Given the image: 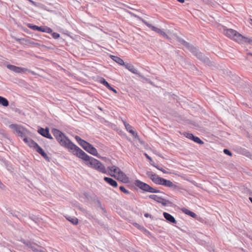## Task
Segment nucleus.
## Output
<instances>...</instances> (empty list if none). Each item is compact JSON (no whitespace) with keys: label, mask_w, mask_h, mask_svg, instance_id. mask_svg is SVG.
Masks as SVG:
<instances>
[{"label":"nucleus","mask_w":252,"mask_h":252,"mask_svg":"<svg viewBox=\"0 0 252 252\" xmlns=\"http://www.w3.org/2000/svg\"><path fill=\"white\" fill-rule=\"evenodd\" d=\"M74 155L85 161V164L88 166L94 169L99 172L106 174L107 170L105 166L98 160L89 156L80 148L77 153H74Z\"/></svg>","instance_id":"f257e3e1"},{"label":"nucleus","mask_w":252,"mask_h":252,"mask_svg":"<svg viewBox=\"0 0 252 252\" xmlns=\"http://www.w3.org/2000/svg\"><path fill=\"white\" fill-rule=\"evenodd\" d=\"M52 132L60 145L72 150V152L73 154L74 153H77L78 150L80 149L79 147L73 143L63 132L59 130L53 128Z\"/></svg>","instance_id":"f03ea898"},{"label":"nucleus","mask_w":252,"mask_h":252,"mask_svg":"<svg viewBox=\"0 0 252 252\" xmlns=\"http://www.w3.org/2000/svg\"><path fill=\"white\" fill-rule=\"evenodd\" d=\"M224 34L229 38L240 44L252 45V37L245 36L236 31L229 29L224 30Z\"/></svg>","instance_id":"7ed1b4c3"},{"label":"nucleus","mask_w":252,"mask_h":252,"mask_svg":"<svg viewBox=\"0 0 252 252\" xmlns=\"http://www.w3.org/2000/svg\"><path fill=\"white\" fill-rule=\"evenodd\" d=\"M183 44L186 46L188 48L189 50L200 61L206 63H208L210 62L209 59L203 55L201 52L198 51L195 47L190 45L184 40H183Z\"/></svg>","instance_id":"20e7f679"},{"label":"nucleus","mask_w":252,"mask_h":252,"mask_svg":"<svg viewBox=\"0 0 252 252\" xmlns=\"http://www.w3.org/2000/svg\"><path fill=\"white\" fill-rule=\"evenodd\" d=\"M134 184L140 189L144 191L150 193H160L161 192L160 190L151 187L148 184L144 183L139 180L135 181Z\"/></svg>","instance_id":"39448f33"},{"label":"nucleus","mask_w":252,"mask_h":252,"mask_svg":"<svg viewBox=\"0 0 252 252\" xmlns=\"http://www.w3.org/2000/svg\"><path fill=\"white\" fill-rule=\"evenodd\" d=\"M9 127L13 129L19 136L23 138L26 137V135L29 132L26 128L17 124H11L9 125Z\"/></svg>","instance_id":"423d86ee"},{"label":"nucleus","mask_w":252,"mask_h":252,"mask_svg":"<svg viewBox=\"0 0 252 252\" xmlns=\"http://www.w3.org/2000/svg\"><path fill=\"white\" fill-rule=\"evenodd\" d=\"M82 148L91 155L96 157L97 156L98 153L97 150L89 142H86V143L83 146Z\"/></svg>","instance_id":"0eeeda50"},{"label":"nucleus","mask_w":252,"mask_h":252,"mask_svg":"<svg viewBox=\"0 0 252 252\" xmlns=\"http://www.w3.org/2000/svg\"><path fill=\"white\" fill-rule=\"evenodd\" d=\"M28 27L33 30H36L46 33H51L52 32V30L51 28L46 26L38 27L35 25H32L31 24H28Z\"/></svg>","instance_id":"6e6552de"},{"label":"nucleus","mask_w":252,"mask_h":252,"mask_svg":"<svg viewBox=\"0 0 252 252\" xmlns=\"http://www.w3.org/2000/svg\"><path fill=\"white\" fill-rule=\"evenodd\" d=\"M125 67L129 71L132 72V73L134 74L138 75L139 77L145 79V77L143 76L138 71V70L131 63H125V65H124Z\"/></svg>","instance_id":"1a4fd4ad"},{"label":"nucleus","mask_w":252,"mask_h":252,"mask_svg":"<svg viewBox=\"0 0 252 252\" xmlns=\"http://www.w3.org/2000/svg\"><path fill=\"white\" fill-rule=\"evenodd\" d=\"M184 135L188 138L193 141L194 142L199 144H203L204 142L201 140L198 137L194 136L193 134L185 132Z\"/></svg>","instance_id":"9d476101"},{"label":"nucleus","mask_w":252,"mask_h":252,"mask_svg":"<svg viewBox=\"0 0 252 252\" xmlns=\"http://www.w3.org/2000/svg\"><path fill=\"white\" fill-rule=\"evenodd\" d=\"M37 132L44 137L47 138L52 139L53 137L49 133V129L48 128H44L40 127L38 128Z\"/></svg>","instance_id":"9b49d317"},{"label":"nucleus","mask_w":252,"mask_h":252,"mask_svg":"<svg viewBox=\"0 0 252 252\" xmlns=\"http://www.w3.org/2000/svg\"><path fill=\"white\" fill-rule=\"evenodd\" d=\"M133 16L137 17L140 20H141L143 23H144L147 27H148L149 28H150L152 31L155 32L157 33H159V34L161 32L162 30L159 29V28L156 27L154 26H152L151 24H149L147 21H146L145 20H143L140 17L134 15H133Z\"/></svg>","instance_id":"f8f14e48"},{"label":"nucleus","mask_w":252,"mask_h":252,"mask_svg":"<svg viewBox=\"0 0 252 252\" xmlns=\"http://www.w3.org/2000/svg\"><path fill=\"white\" fill-rule=\"evenodd\" d=\"M133 16L137 17L140 20H141L143 23H144L147 27H148L149 28H150L152 31L155 32L157 33H159V34L161 32L162 30L159 29V28L156 27L154 26H152L151 24H149L147 21H146L145 20H143L140 17L134 15H133Z\"/></svg>","instance_id":"ddd939ff"},{"label":"nucleus","mask_w":252,"mask_h":252,"mask_svg":"<svg viewBox=\"0 0 252 252\" xmlns=\"http://www.w3.org/2000/svg\"><path fill=\"white\" fill-rule=\"evenodd\" d=\"M133 16L137 17L140 20H141L143 23H144L147 27H148L149 28H150L152 31L155 32L157 33H159V34L161 32L162 30L159 29V28L156 27L154 26H152L151 24H149L147 21H146L145 20H143L140 17L134 15H133Z\"/></svg>","instance_id":"4468645a"},{"label":"nucleus","mask_w":252,"mask_h":252,"mask_svg":"<svg viewBox=\"0 0 252 252\" xmlns=\"http://www.w3.org/2000/svg\"><path fill=\"white\" fill-rule=\"evenodd\" d=\"M7 67L16 73H23L28 70V69L26 68H22L11 64L7 65Z\"/></svg>","instance_id":"2eb2a0df"},{"label":"nucleus","mask_w":252,"mask_h":252,"mask_svg":"<svg viewBox=\"0 0 252 252\" xmlns=\"http://www.w3.org/2000/svg\"><path fill=\"white\" fill-rule=\"evenodd\" d=\"M118 180L124 183H128L129 182V178L121 170H119V171H118Z\"/></svg>","instance_id":"dca6fc26"},{"label":"nucleus","mask_w":252,"mask_h":252,"mask_svg":"<svg viewBox=\"0 0 252 252\" xmlns=\"http://www.w3.org/2000/svg\"><path fill=\"white\" fill-rule=\"evenodd\" d=\"M35 149L38 153H39L48 162L50 161V158L39 145H38V146Z\"/></svg>","instance_id":"f3484780"},{"label":"nucleus","mask_w":252,"mask_h":252,"mask_svg":"<svg viewBox=\"0 0 252 252\" xmlns=\"http://www.w3.org/2000/svg\"><path fill=\"white\" fill-rule=\"evenodd\" d=\"M23 141L30 147L34 148V149H35L38 145L37 143L33 140L31 138H28L26 137L23 138Z\"/></svg>","instance_id":"a211bd4d"},{"label":"nucleus","mask_w":252,"mask_h":252,"mask_svg":"<svg viewBox=\"0 0 252 252\" xmlns=\"http://www.w3.org/2000/svg\"><path fill=\"white\" fill-rule=\"evenodd\" d=\"M162 185L170 188L173 189H176L178 188V187L177 185L174 184L171 181L166 179L164 180L163 183H162Z\"/></svg>","instance_id":"6ab92c4d"},{"label":"nucleus","mask_w":252,"mask_h":252,"mask_svg":"<svg viewBox=\"0 0 252 252\" xmlns=\"http://www.w3.org/2000/svg\"><path fill=\"white\" fill-rule=\"evenodd\" d=\"M163 215L164 218L169 222L174 223V224L176 223L177 221H176V220L175 219L174 217L172 216L170 214L166 213V212H164L163 213Z\"/></svg>","instance_id":"aec40b11"},{"label":"nucleus","mask_w":252,"mask_h":252,"mask_svg":"<svg viewBox=\"0 0 252 252\" xmlns=\"http://www.w3.org/2000/svg\"><path fill=\"white\" fill-rule=\"evenodd\" d=\"M104 180L113 187L116 188L118 187L117 182L111 178L105 177H104Z\"/></svg>","instance_id":"412c9836"},{"label":"nucleus","mask_w":252,"mask_h":252,"mask_svg":"<svg viewBox=\"0 0 252 252\" xmlns=\"http://www.w3.org/2000/svg\"><path fill=\"white\" fill-rule=\"evenodd\" d=\"M124 125L126 130L134 137L137 136V133L132 129V127L126 122H124Z\"/></svg>","instance_id":"4be33fe9"},{"label":"nucleus","mask_w":252,"mask_h":252,"mask_svg":"<svg viewBox=\"0 0 252 252\" xmlns=\"http://www.w3.org/2000/svg\"><path fill=\"white\" fill-rule=\"evenodd\" d=\"M182 211L185 214L188 215L193 218H196V217H197V215H196L195 213L185 208H183L182 209Z\"/></svg>","instance_id":"5701e85b"},{"label":"nucleus","mask_w":252,"mask_h":252,"mask_svg":"<svg viewBox=\"0 0 252 252\" xmlns=\"http://www.w3.org/2000/svg\"><path fill=\"white\" fill-rule=\"evenodd\" d=\"M160 34H161L164 38L168 40H171L172 38H174L175 37V35L174 34L172 35L170 34L169 31H168L167 32H165L162 31L161 32Z\"/></svg>","instance_id":"b1692460"},{"label":"nucleus","mask_w":252,"mask_h":252,"mask_svg":"<svg viewBox=\"0 0 252 252\" xmlns=\"http://www.w3.org/2000/svg\"><path fill=\"white\" fill-rule=\"evenodd\" d=\"M111 58L114 61L118 63L119 64L121 65H125L124 61L119 57L112 55L111 56Z\"/></svg>","instance_id":"393cba45"},{"label":"nucleus","mask_w":252,"mask_h":252,"mask_svg":"<svg viewBox=\"0 0 252 252\" xmlns=\"http://www.w3.org/2000/svg\"><path fill=\"white\" fill-rule=\"evenodd\" d=\"M146 175L150 178V179L154 183L158 175L152 171H147Z\"/></svg>","instance_id":"a878e982"},{"label":"nucleus","mask_w":252,"mask_h":252,"mask_svg":"<svg viewBox=\"0 0 252 252\" xmlns=\"http://www.w3.org/2000/svg\"><path fill=\"white\" fill-rule=\"evenodd\" d=\"M9 104L8 101L5 98L0 96V105L3 106H7Z\"/></svg>","instance_id":"bb28decb"},{"label":"nucleus","mask_w":252,"mask_h":252,"mask_svg":"<svg viewBox=\"0 0 252 252\" xmlns=\"http://www.w3.org/2000/svg\"><path fill=\"white\" fill-rule=\"evenodd\" d=\"M66 219L71 222L73 224H77L78 222V220L77 218L76 217H68L66 218Z\"/></svg>","instance_id":"cd10ccee"},{"label":"nucleus","mask_w":252,"mask_h":252,"mask_svg":"<svg viewBox=\"0 0 252 252\" xmlns=\"http://www.w3.org/2000/svg\"><path fill=\"white\" fill-rule=\"evenodd\" d=\"M76 140L78 142V144L82 147L86 143L87 141L81 139L79 136L76 135L75 137Z\"/></svg>","instance_id":"c85d7f7f"},{"label":"nucleus","mask_w":252,"mask_h":252,"mask_svg":"<svg viewBox=\"0 0 252 252\" xmlns=\"http://www.w3.org/2000/svg\"><path fill=\"white\" fill-rule=\"evenodd\" d=\"M165 179L162 178L161 177H159L158 176H157L156 178V179L155 181H154V183L157 185H162V183H163Z\"/></svg>","instance_id":"c756f323"},{"label":"nucleus","mask_w":252,"mask_h":252,"mask_svg":"<svg viewBox=\"0 0 252 252\" xmlns=\"http://www.w3.org/2000/svg\"><path fill=\"white\" fill-rule=\"evenodd\" d=\"M149 197L152 199L155 200L156 201L158 202V203L160 202V201L162 198L161 197L158 196V195H155V194L150 195H149Z\"/></svg>","instance_id":"7c9ffc66"},{"label":"nucleus","mask_w":252,"mask_h":252,"mask_svg":"<svg viewBox=\"0 0 252 252\" xmlns=\"http://www.w3.org/2000/svg\"><path fill=\"white\" fill-rule=\"evenodd\" d=\"M15 39L21 43H25L27 44L30 43L29 40L25 38H17L15 37Z\"/></svg>","instance_id":"2f4dec72"},{"label":"nucleus","mask_w":252,"mask_h":252,"mask_svg":"<svg viewBox=\"0 0 252 252\" xmlns=\"http://www.w3.org/2000/svg\"><path fill=\"white\" fill-rule=\"evenodd\" d=\"M109 170L115 173L118 174V171H119V170H121L120 168L116 167L115 166H113L112 167H108Z\"/></svg>","instance_id":"473e14b6"},{"label":"nucleus","mask_w":252,"mask_h":252,"mask_svg":"<svg viewBox=\"0 0 252 252\" xmlns=\"http://www.w3.org/2000/svg\"><path fill=\"white\" fill-rule=\"evenodd\" d=\"M21 241L25 245H26L27 247H28L29 248H31V247L32 246L33 244L34 243L33 242H32L31 241H26V240H21Z\"/></svg>","instance_id":"72a5a7b5"},{"label":"nucleus","mask_w":252,"mask_h":252,"mask_svg":"<svg viewBox=\"0 0 252 252\" xmlns=\"http://www.w3.org/2000/svg\"><path fill=\"white\" fill-rule=\"evenodd\" d=\"M99 82L105 86L107 88L109 87L110 88V86L109 83L104 78H101L99 80Z\"/></svg>","instance_id":"f704fd0d"},{"label":"nucleus","mask_w":252,"mask_h":252,"mask_svg":"<svg viewBox=\"0 0 252 252\" xmlns=\"http://www.w3.org/2000/svg\"><path fill=\"white\" fill-rule=\"evenodd\" d=\"M120 190L126 194H130V191L126 189L124 186H120L119 188Z\"/></svg>","instance_id":"c9c22d12"},{"label":"nucleus","mask_w":252,"mask_h":252,"mask_svg":"<svg viewBox=\"0 0 252 252\" xmlns=\"http://www.w3.org/2000/svg\"><path fill=\"white\" fill-rule=\"evenodd\" d=\"M159 203H161L163 206H165L167 205V204L170 203V201L165 199L161 198V199Z\"/></svg>","instance_id":"e433bc0d"},{"label":"nucleus","mask_w":252,"mask_h":252,"mask_svg":"<svg viewBox=\"0 0 252 252\" xmlns=\"http://www.w3.org/2000/svg\"><path fill=\"white\" fill-rule=\"evenodd\" d=\"M242 154L246 157H249L251 156V153L247 150L243 149L242 150Z\"/></svg>","instance_id":"4c0bfd02"},{"label":"nucleus","mask_w":252,"mask_h":252,"mask_svg":"<svg viewBox=\"0 0 252 252\" xmlns=\"http://www.w3.org/2000/svg\"><path fill=\"white\" fill-rule=\"evenodd\" d=\"M136 224L138 226V227L140 229H141L142 231H143L145 233L148 234H150V232L148 230H147L146 229H145L144 227L140 226L139 225H138L137 223Z\"/></svg>","instance_id":"58836bf2"},{"label":"nucleus","mask_w":252,"mask_h":252,"mask_svg":"<svg viewBox=\"0 0 252 252\" xmlns=\"http://www.w3.org/2000/svg\"><path fill=\"white\" fill-rule=\"evenodd\" d=\"M223 153L225 154L228 155L229 156H231L232 155V153L227 149H224L223 150Z\"/></svg>","instance_id":"ea45409f"},{"label":"nucleus","mask_w":252,"mask_h":252,"mask_svg":"<svg viewBox=\"0 0 252 252\" xmlns=\"http://www.w3.org/2000/svg\"><path fill=\"white\" fill-rule=\"evenodd\" d=\"M37 246V245H36L35 243H33L32 246L31 247V249L33 251V252H39V250H38V249H37L36 248H35V246Z\"/></svg>","instance_id":"a19ab883"},{"label":"nucleus","mask_w":252,"mask_h":252,"mask_svg":"<svg viewBox=\"0 0 252 252\" xmlns=\"http://www.w3.org/2000/svg\"><path fill=\"white\" fill-rule=\"evenodd\" d=\"M144 155L146 157V158L150 160V162H152V163L154 162V161L153 160L152 158L147 153H144Z\"/></svg>","instance_id":"79ce46f5"},{"label":"nucleus","mask_w":252,"mask_h":252,"mask_svg":"<svg viewBox=\"0 0 252 252\" xmlns=\"http://www.w3.org/2000/svg\"><path fill=\"white\" fill-rule=\"evenodd\" d=\"M96 203L98 207H99L101 209H102V210L104 209V208L102 207L101 202H100V201L99 200H97L96 201Z\"/></svg>","instance_id":"37998d69"},{"label":"nucleus","mask_w":252,"mask_h":252,"mask_svg":"<svg viewBox=\"0 0 252 252\" xmlns=\"http://www.w3.org/2000/svg\"><path fill=\"white\" fill-rule=\"evenodd\" d=\"M150 164L152 165V166L155 167L157 169H158V170H160V169H161V167H160L159 166H158V165H156L155 162H153V163H152V162H150Z\"/></svg>","instance_id":"c03bdc74"},{"label":"nucleus","mask_w":252,"mask_h":252,"mask_svg":"<svg viewBox=\"0 0 252 252\" xmlns=\"http://www.w3.org/2000/svg\"><path fill=\"white\" fill-rule=\"evenodd\" d=\"M150 164L152 165V166L155 167L157 169H158V170H160V169H161V167H160L159 166H158V165H156L155 162H153V163H152V162H150Z\"/></svg>","instance_id":"a18cd8bd"},{"label":"nucleus","mask_w":252,"mask_h":252,"mask_svg":"<svg viewBox=\"0 0 252 252\" xmlns=\"http://www.w3.org/2000/svg\"><path fill=\"white\" fill-rule=\"evenodd\" d=\"M52 36L54 38L57 39L60 37V34L58 33L54 32L52 34Z\"/></svg>","instance_id":"49530a36"},{"label":"nucleus","mask_w":252,"mask_h":252,"mask_svg":"<svg viewBox=\"0 0 252 252\" xmlns=\"http://www.w3.org/2000/svg\"><path fill=\"white\" fill-rule=\"evenodd\" d=\"M144 216L146 218L150 217L151 219H153V217L151 214H150L146 213V214H144Z\"/></svg>","instance_id":"de8ad7c7"},{"label":"nucleus","mask_w":252,"mask_h":252,"mask_svg":"<svg viewBox=\"0 0 252 252\" xmlns=\"http://www.w3.org/2000/svg\"><path fill=\"white\" fill-rule=\"evenodd\" d=\"M5 186L0 181V188L2 189H5Z\"/></svg>","instance_id":"09e8293b"},{"label":"nucleus","mask_w":252,"mask_h":252,"mask_svg":"<svg viewBox=\"0 0 252 252\" xmlns=\"http://www.w3.org/2000/svg\"><path fill=\"white\" fill-rule=\"evenodd\" d=\"M108 89H109L110 90L112 91L115 93H117V91L115 89H114L112 87H111V86H110V88L109 87Z\"/></svg>","instance_id":"8fccbe9b"},{"label":"nucleus","mask_w":252,"mask_h":252,"mask_svg":"<svg viewBox=\"0 0 252 252\" xmlns=\"http://www.w3.org/2000/svg\"><path fill=\"white\" fill-rule=\"evenodd\" d=\"M84 195L85 196V197H86V198L89 200V195L88 194V193H84Z\"/></svg>","instance_id":"3c124183"},{"label":"nucleus","mask_w":252,"mask_h":252,"mask_svg":"<svg viewBox=\"0 0 252 252\" xmlns=\"http://www.w3.org/2000/svg\"><path fill=\"white\" fill-rule=\"evenodd\" d=\"M160 171H162L163 173H168L167 171H166L165 170H164L163 168H161V169H160Z\"/></svg>","instance_id":"603ef678"},{"label":"nucleus","mask_w":252,"mask_h":252,"mask_svg":"<svg viewBox=\"0 0 252 252\" xmlns=\"http://www.w3.org/2000/svg\"><path fill=\"white\" fill-rule=\"evenodd\" d=\"M179 2L183 3L185 2V0H177Z\"/></svg>","instance_id":"864d4df0"},{"label":"nucleus","mask_w":252,"mask_h":252,"mask_svg":"<svg viewBox=\"0 0 252 252\" xmlns=\"http://www.w3.org/2000/svg\"><path fill=\"white\" fill-rule=\"evenodd\" d=\"M30 218L31 220H32L35 221V218H33V217H32L30 216Z\"/></svg>","instance_id":"5fc2aeb1"},{"label":"nucleus","mask_w":252,"mask_h":252,"mask_svg":"<svg viewBox=\"0 0 252 252\" xmlns=\"http://www.w3.org/2000/svg\"><path fill=\"white\" fill-rule=\"evenodd\" d=\"M249 55H250V56H252V53H248V54H247V56H249Z\"/></svg>","instance_id":"6e6d98bb"},{"label":"nucleus","mask_w":252,"mask_h":252,"mask_svg":"<svg viewBox=\"0 0 252 252\" xmlns=\"http://www.w3.org/2000/svg\"><path fill=\"white\" fill-rule=\"evenodd\" d=\"M109 175L112 177H116V176L114 174H109Z\"/></svg>","instance_id":"4d7b16f0"},{"label":"nucleus","mask_w":252,"mask_h":252,"mask_svg":"<svg viewBox=\"0 0 252 252\" xmlns=\"http://www.w3.org/2000/svg\"><path fill=\"white\" fill-rule=\"evenodd\" d=\"M249 199L251 201V202L252 203V197H249Z\"/></svg>","instance_id":"13d9d810"},{"label":"nucleus","mask_w":252,"mask_h":252,"mask_svg":"<svg viewBox=\"0 0 252 252\" xmlns=\"http://www.w3.org/2000/svg\"><path fill=\"white\" fill-rule=\"evenodd\" d=\"M192 108L195 109H198V107H193Z\"/></svg>","instance_id":"bf43d9fd"},{"label":"nucleus","mask_w":252,"mask_h":252,"mask_svg":"<svg viewBox=\"0 0 252 252\" xmlns=\"http://www.w3.org/2000/svg\"><path fill=\"white\" fill-rule=\"evenodd\" d=\"M30 1L32 2V3H34V2L33 1H32V0H30Z\"/></svg>","instance_id":"052dcab7"},{"label":"nucleus","mask_w":252,"mask_h":252,"mask_svg":"<svg viewBox=\"0 0 252 252\" xmlns=\"http://www.w3.org/2000/svg\"><path fill=\"white\" fill-rule=\"evenodd\" d=\"M251 24L252 25V22H251Z\"/></svg>","instance_id":"680f3d73"}]
</instances>
